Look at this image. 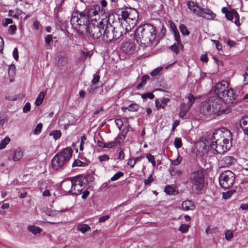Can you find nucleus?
Here are the masks:
<instances>
[{"label": "nucleus", "instance_id": "nucleus-1", "mask_svg": "<svg viewBox=\"0 0 248 248\" xmlns=\"http://www.w3.org/2000/svg\"><path fill=\"white\" fill-rule=\"evenodd\" d=\"M120 12V10L101 19L104 25L107 27L104 35L107 40H116L123 35V28L122 24L123 19H122Z\"/></svg>", "mask_w": 248, "mask_h": 248}, {"label": "nucleus", "instance_id": "nucleus-2", "mask_svg": "<svg viewBox=\"0 0 248 248\" xmlns=\"http://www.w3.org/2000/svg\"><path fill=\"white\" fill-rule=\"evenodd\" d=\"M232 134L231 131L225 128L216 130L212 135H208L204 140L200 141L197 145V151L202 156L210 153V149L214 148V144L219 140L227 138H231Z\"/></svg>", "mask_w": 248, "mask_h": 248}, {"label": "nucleus", "instance_id": "nucleus-3", "mask_svg": "<svg viewBox=\"0 0 248 248\" xmlns=\"http://www.w3.org/2000/svg\"><path fill=\"white\" fill-rule=\"evenodd\" d=\"M156 37L155 29L153 25L145 24L138 27L136 31L135 38L138 44L147 47L151 46Z\"/></svg>", "mask_w": 248, "mask_h": 248}, {"label": "nucleus", "instance_id": "nucleus-4", "mask_svg": "<svg viewBox=\"0 0 248 248\" xmlns=\"http://www.w3.org/2000/svg\"><path fill=\"white\" fill-rule=\"evenodd\" d=\"M91 21L84 11L74 12L71 19V23L80 33H83L87 30Z\"/></svg>", "mask_w": 248, "mask_h": 248}, {"label": "nucleus", "instance_id": "nucleus-5", "mask_svg": "<svg viewBox=\"0 0 248 248\" xmlns=\"http://www.w3.org/2000/svg\"><path fill=\"white\" fill-rule=\"evenodd\" d=\"M73 150L70 147L62 150L60 153L56 154L52 159V166L55 170L62 169L65 164L71 158Z\"/></svg>", "mask_w": 248, "mask_h": 248}, {"label": "nucleus", "instance_id": "nucleus-6", "mask_svg": "<svg viewBox=\"0 0 248 248\" xmlns=\"http://www.w3.org/2000/svg\"><path fill=\"white\" fill-rule=\"evenodd\" d=\"M106 28L107 27L104 25L102 19L99 21L95 20V21L90 23L86 32H88L90 36L93 39H97L102 37L104 41L107 42L111 41L112 40H106L104 36Z\"/></svg>", "mask_w": 248, "mask_h": 248}, {"label": "nucleus", "instance_id": "nucleus-7", "mask_svg": "<svg viewBox=\"0 0 248 248\" xmlns=\"http://www.w3.org/2000/svg\"><path fill=\"white\" fill-rule=\"evenodd\" d=\"M187 7L195 15L198 16L202 17L204 19L212 20L216 16V14L211 10L202 8L193 1L188 2Z\"/></svg>", "mask_w": 248, "mask_h": 248}, {"label": "nucleus", "instance_id": "nucleus-8", "mask_svg": "<svg viewBox=\"0 0 248 248\" xmlns=\"http://www.w3.org/2000/svg\"><path fill=\"white\" fill-rule=\"evenodd\" d=\"M210 103V109L213 111V115H221L228 114L231 111L230 108H222V100L217 96H211L208 98Z\"/></svg>", "mask_w": 248, "mask_h": 248}, {"label": "nucleus", "instance_id": "nucleus-9", "mask_svg": "<svg viewBox=\"0 0 248 248\" xmlns=\"http://www.w3.org/2000/svg\"><path fill=\"white\" fill-rule=\"evenodd\" d=\"M204 173L202 170H198L191 173L190 180L192 183V189L196 192H199L203 187Z\"/></svg>", "mask_w": 248, "mask_h": 248}, {"label": "nucleus", "instance_id": "nucleus-10", "mask_svg": "<svg viewBox=\"0 0 248 248\" xmlns=\"http://www.w3.org/2000/svg\"><path fill=\"white\" fill-rule=\"evenodd\" d=\"M231 138H227L224 140H219L218 142L214 144V148L210 149V153L208 154L210 155L216 154H222L227 152L231 147L232 143Z\"/></svg>", "mask_w": 248, "mask_h": 248}, {"label": "nucleus", "instance_id": "nucleus-11", "mask_svg": "<svg viewBox=\"0 0 248 248\" xmlns=\"http://www.w3.org/2000/svg\"><path fill=\"white\" fill-rule=\"evenodd\" d=\"M120 13L121 14L122 19L126 22L132 21V24H135L138 20L139 14L137 11L130 7H125L124 9L120 10Z\"/></svg>", "mask_w": 248, "mask_h": 248}, {"label": "nucleus", "instance_id": "nucleus-12", "mask_svg": "<svg viewBox=\"0 0 248 248\" xmlns=\"http://www.w3.org/2000/svg\"><path fill=\"white\" fill-rule=\"evenodd\" d=\"M234 181V174L230 170H227L222 172L219 177V184L224 189L229 188L232 186Z\"/></svg>", "mask_w": 248, "mask_h": 248}, {"label": "nucleus", "instance_id": "nucleus-13", "mask_svg": "<svg viewBox=\"0 0 248 248\" xmlns=\"http://www.w3.org/2000/svg\"><path fill=\"white\" fill-rule=\"evenodd\" d=\"M100 10V6L98 5H94L91 7L86 8L83 11L84 14L88 16L89 19L91 22L95 21L96 20V16H98Z\"/></svg>", "mask_w": 248, "mask_h": 248}, {"label": "nucleus", "instance_id": "nucleus-14", "mask_svg": "<svg viewBox=\"0 0 248 248\" xmlns=\"http://www.w3.org/2000/svg\"><path fill=\"white\" fill-rule=\"evenodd\" d=\"M229 87V83L225 80L216 84L214 87V92L217 95V97L221 99V97L225 95L224 93L228 90Z\"/></svg>", "mask_w": 248, "mask_h": 248}, {"label": "nucleus", "instance_id": "nucleus-15", "mask_svg": "<svg viewBox=\"0 0 248 248\" xmlns=\"http://www.w3.org/2000/svg\"><path fill=\"white\" fill-rule=\"evenodd\" d=\"M84 188L83 181L80 176L73 177L72 194L79 195Z\"/></svg>", "mask_w": 248, "mask_h": 248}, {"label": "nucleus", "instance_id": "nucleus-16", "mask_svg": "<svg viewBox=\"0 0 248 248\" xmlns=\"http://www.w3.org/2000/svg\"><path fill=\"white\" fill-rule=\"evenodd\" d=\"M224 94L225 95L223 96L221 98L228 104L236 103L239 100L232 88L228 89Z\"/></svg>", "mask_w": 248, "mask_h": 248}, {"label": "nucleus", "instance_id": "nucleus-17", "mask_svg": "<svg viewBox=\"0 0 248 248\" xmlns=\"http://www.w3.org/2000/svg\"><path fill=\"white\" fill-rule=\"evenodd\" d=\"M210 103H209L208 98L205 101L201 103L200 106V113L206 116H211L213 115V111L210 109Z\"/></svg>", "mask_w": 248, "mask_h": 248}, {"label": "nucleus", "instance_id": "nucleus-18", "mask_svg": "<svg viewBox=\"0 0 248 248\" xmlns=\"http://www.w3.org/2000/svg\"><path fill=\"white\" fill-rule=\"evenodd\" d=\"M73 177L65 179L62 182V189L66 192L72 194Z\"/></svg>", "mask_w": 248, "mask_h": 248}, {"label": "nucleus", "instance_id": "nucleus-19", "mask_svg": "<svg viewBox=\"0 0 248 248\" xmlns=\"http://www.w3.org/2000/svg\"><path fill=\"white\" fill-rule=\"evenodd\" d=\"M135 45L131 42H124L121 47L122 51L128 55L132 54L135 51Z\"/></svg>", "mask_w": 248, "mask_h": 248}, {"label": "nucleus", "instance_id": "nucleus-20", "mask_svg": "<svg viewBox=\"0 0 248 248\" xmlns=\"http://www.w3.org/2000/svg\"><path fill=\"white\" fill-rule=\"evenodd\" d=\"M235 160L232 156H225L219 160V164L221 167H226L232 164Z\"/></svg>", "mask_w": 248, "mask_h": 248}, {"label": "nucleus", "instance_id": "nucleus-21", "mask_svg": "<svg viewBox=\"0 0 248 248\" xmlns=\"http://www.w3.org/2000/svg\"><path fill=\"white\" fill-rule=\"evenodd\" d=\"M61 211H58V210H53L49 208H46L45 212L46 214V215L50 217H55V221H48V223L49 224H56V223H59L61 222V221L60 220H57V217L58 215L60 213L62 212Z\"/></svg>", "mask_w": 248, "mask_h": 248}, {"label": "nucleus", "instance_id": "nucleus-22", "mask_svg": "<svg viewBox=\"0 0 248 248\" xmlns=\"http://www.w3.org/2000/svg\"><path fill=\"white\" fill-rule=\"evenodd\" d=\"M196 208L195 203L191 200H187L183 202L182 208L184 211L194 210Z\"/></svg>", "mask_w": 248, "mask_h": 248}, {"label": "nucleus", "instance_id": "nucleus-23", "mask_svg": "<svg viewBox=\"0 0 248 248\" xmlns=\"http://www.w3.org/2000/svg\"><path fill=\"white\" fill-rule=\"evenodd\" d=\"M12 152V159L14 161L19 160L23 156V152L19 147L14 149Z\"/></svg>", "mask_w": 248, "mask_h": 248}, {"label": "nucleus", "instance_id": "nucleus-24", "mask_svg": "<svg viewBox=\"0 0 248 248\" xmlns=\"http://www.w3.org/2000/svg\"><path fill=\"white\" fill-rule=\"evenodd\" d=\"M222 12L225 15V16L229 20H232L234 15L235 10L232 9L229 11L227 7H224L221 9Z\"/></svg>", "mask_w": 248, "mask_h": 248}, {"label": "nucleus", "instance_id": "nucleus-25", "mask_svg": "<svg viewBox=\"0 0 248 248\" xmlns=\"http://www.w3.org/2000/svg\"><path fill=\"white\" fill-rule=\"evenodd\" d=\"M240 124L244 133L248 135V117L242 118L240 121Z\"/></svg>", "mask_w": 248, "mask_h": 248}, {"label": "nucleus", "instance_id": "nucleus-26", "mask_svg": "<svg viewBox=\"0 0 248 248\" xmlns=\"http://www.w3.org/2000/svg\"><path fill=\"white\" fill-rule=\"evenodd\" d=\"M189 108L190 107L186 104L184 103L181 104L180 107V111L179 113V117L180 118H184L186 116Z\"/></svg>", "mask_w": 248, "mask_h": 248}, {"label": "nucleus", "instance_id": "nucleus-27", "mask_svg": "<svg viewBox=\"0 0 248 248\" xmlns=\"http://www.w3.org/2000/svg\"><path fill=\"white\" fill-rule=\"evenodd\" d=\"M28 230L34 235L39 234L42 231V229L34 225H30L28 227Z\"/></svg>", "mask_w": 248, "mask_h": 248}, {"label": "nucleus", "instance_id": "nucleus-28", "mask_svg": "<svg viewBox=\"0 0 248 248\" xmlns=\"http://www.w3.org/2000/svg\"><path fill=\"white\" fill-rule=\"evenodd\" d=\"M77 230L82 233H85L86 232L90 231L91 228L87 224H82L78 226Z\"/></svg>", "mask_w": 248, "mask_h": 248}, {"label": "nucleus", "instance_id": "nucleus-29", "mask_svg": "<svg viewBox=\"0 0 248 248\" xmlns=\"http://www.w3.org/2000/svg\"><path fill=\"white\" fill-rule=\"evenodd\" d=\"M150 78V77L148 75H144L142 76L141 78V81L140 83H139L137 86V89L138 90H140V88H141L146 83V82L147 80H148Z\"/></svg>", "mask_w": 248, "mask_h": 248}, {"label": "nucleus", "instance_id": "nucleus-30", "mask_svg": "<svg viewBox=\"0 0 248 248\" xmlns=\"http://www.w3.org/2000/svg\"><path fill=\"white\" fill-rule=\"evenodd\" d=\"M45 94L44 92H41L40 93L35 101V104L36 106H39L42 103L45 97Z\"/></svg>", "mask_w": 248, "mask_h": 248}, {"label": "nucleus", "instance_id": "nucleus-31", "mask_svg": "<svg viewBox=\"0 0 248 248\" xmlns=\"http://www.w3.org/2000/svg\"><path fill=\"white\" fill-rule=\"evenodd\" d=\"M171 28H172V30L173 31V33H174V36L176 42L177 43V44L178 45H179V44L181 45V43L180 36V34H179V33L178 30H177V29L175 26H174L173 28L172 27H171Z\"/></svg>", "mask_w": 248, "mask_h": 248}, {"label": "nucleus", "instance_id": "nucleus-32", "mask_svg": "<svg viewBox=\"0 0 248 248\" xmlns=\"http://www.w3.org/2000/svg\"><path fill=\"white\" fill-rule=\"evenodd\" d=\"M10 139L8 137H6L0 143V149H4L6 145L10 142Z\"/></svg>", "mask_w": 248, "mask_h": 248}, {"label": "nucleus", "instance_id": "nucleus-33", "mask_svg": "<svg viewBox=\"0 0 248 248\" xmlns=\"http://www.w3.org/2000/svg\"><path fill=\"white\" fill-rule=\"evenodd\" d=\"M149 162H151L153 167H155L156 162L155 161V156L150 154H147L146 155Z\"/></svg>", "mask_w": 248, "mask_h": 248}, {"label": "nucleus", "instance_id": "nucleus-34", "mask_svg": "<svg viewBox=\"0 0 248 248\" xmlns=\"http://www.w3.org/2000/svg\"><path fill=\"white\" fill-rule=\"evenodd\" d=\"M50 136H52L55 140H57L60 138L62 135V133L59 130L53 131L50 132Z\"/></svg>", "mask_w": 248, "mask_h": 248}, {"label": "nucleus", "instance_id": "nucleus-35", "mask_svg": "<svg viewBox=\"0 0 248 248\" xmlns=\"http://www.w3.org/2000/svg\"><path fill=\"white\" fill-rule=\"evenodd\" d=\"M179 29H180L181 32L183 35H187L190 33L189 31H188L185 25H184V24H181L180 26Z\"/></svg>", "mask_w": 248, "mask_h": 248}, {"label": "nucleus", "instance_id": "nucleus-36", "mask_svg": "<svg viewBox=\"0 0 248 248\" xmlns=\"http://www.w3.org/2000/svg\"><path fill=\"white\" fill-rule=\"evenodd\" d=\"M16 67L14 64H11L9 66L8 74L10 77H14L16 74Z\"/></svg>", "mask_w": 248, "mask_h": 248}, {"label": "nucleus", "instance_id": "nucleus-37", "mask_svg": "<svg viewBox=\"0 0 248 248\" xmlns=\"http://www.w3.org/2000/svg\"><path fill=\"white\" fill-rule=\"evenodd\" d=\"M139 108V107L137 104H132L127 107V109L130 111H137Z\"/></svg>", "mask_w": 248, "mask_h": 248}, {"label": "nucleus", "instance_id": "nucleus-38", "mask_svg": "<svg viewBox=\"0 0 248 248\" xmlns=\"http://www.w3.org/2000/svg\"><path fill=\"white\" fill-rule=\"evenodd\" d=\"M124 175V173L121 171H118L110 179L111 181H115L118 180L120 177Z\"/></svg>", "mask_w": 248, "mask_h": 248}, {"label": "nucleus", "instance_id": "nucleus-39", "mask_svg": "<svg viewBox=\"0 0 248 248\" xmlns=\"http://www.w3.org/2000/svg\"><path fill=\"white\" fill-rule=\"evenodd\" d=\"M175 147L177 148H180L182 146V140L181 138H176L174 141Z\"/></svg>", "mask_w": 248, "mask_h": 248}, {"label": "nucleus", "instance_id": "nucleus-40", "mask_svg": "<svg viewBox=\"0 0 248 248\" xmlns=\"http://www.w3.org/2000/svg\"><path fill=\"white\" fill-rule=\"evenodd\" d=\"M234 192L235 191L230 190L226 192H223L222 194L223 198L224 199H229Z\"/></svg>", "mask_w": 248, "mask_h": 248}, {"label": "nucleus", "instance_id": "nucleus-41", "mask_svg": "<svg viewBox=\"0 0 248 248\" xmlns=\"http://www.w3.org/2000/svg\"><path fill=\"white\" fill-rule=\"evenodd\" d=\"M189 226L186 224H182L180 226L179 230L183 233H185L188 231Z\"/></svg>", "mask_w": 248, "mask_h": 248}, {"label": "nucleus", "instance_id": "nucleus-42", "mask_svg": "<svg viewBox=\"0 0 248 248\" xmlns=\"http://www.w3.org/2000/svg\"><path fill=\"white\" fill-rule=\"evenodd\" d=\"M42 126H43V125L41 123L38 124L36 125L35 129L34 130V131H33L34 134L35 135L39 134L41 132V129L42 128Z\"/></svg>", "mask_w": 248, "mask_h": 248}, {"label": "nucleus", "instance_id": "nucleus-43", "mask_svg": "<svg viewBox=\"0 0 248 248\" xmlns=\"http://www.w3.org/2000/svg\"><path fill=\"white\" fill-rule=\"evenodd\" d=\"M85 164L84 163L82 162L81 161L78 159H76L74 161L72 164V167H80V166H83Z\"/></svg>", "mask_w": 248, "mask_h": 248}, {"label": "nucleus", "instance_id": "nucleus-44", "mask_svg": "<svg viewBox=\"0 0 248 248\" xmlns=\"http://www.w3.org/2000/svg\"><path fill=\"white\" fill-rule=\"evenodd\" d=\"M155 96L152 93H148L141 95V97L143 99L146 98H150L151 99H153L154 98Z\"/></svg>", "mask_w": 248, "mask_h": 248}, {"label": "nucleus", "instance_id": "nucleus-45", "mask_svg": "<svg viewBox=\"0 0 248 248\" xmlns=\"http://www.w3.org/2000/svg\"><path fill=\"white\" fill-rule=\"evenodd\" d=\"M182 160V157L179 155L176 159H174L171 161V164L174 166L178 165L181 163Z\"/></svg>", "mask_w": 248, "mask_h": 248}, {"label": "nucleus", "instance_id": "nucleus-46", "mask_svg": "<svg viewBox=\"0 0 248 248\" xmlns=\"http://www.w3.org/2000/svg\"><path fill=\"white\" fill-rule=\"evenodd\" d=\"M188 99L189 101L187 106L190 107L195 101V98L193 95L189 94L188 96Z\"/></svg>", "mask_w": 248, "mask_h": 248}, {"label": "nucleus", "instance_id": "nucleus-47", "mask_svg": "<svg viewBox=\"0 0 248 248\" xmlns=\"http://www.w3.org/2000/svg\"><path fill=\"white\" fill-rule=\"evenodd\" d=\"M174 191V188L170 186H167L165 188V192L169 195L172 194Z\"/></svg>", "mask_w": 248, "mask_h": 248}, {"label": "nucleus", "instance_id": "nucleus-48", "mask_svg": "<svg viewBox=\"0 0 248 248\" xmlns=\"http://www.w3.org/2000/svg\"><path fill=\"white\" fill-rule=\"evenodd\" d=\"M154 178L153 177L152 174H150L147 179H145L144 180V184L145 185H150V184L153 181Z\"/></svg>", "mask_w": 248, "mask_h": 248}, {"label": "nucleus", "instance_id": "nucleus-49", "mask_svg": "<svg viewBox=\"0 0 248 248\" xmlns=\"http://www.w3.org/2000/svg\"><path fill=\"white\" fill-rule=\"evenodd\" d=\"M45 43L48 46L52 41V36L51 34H47L45 37Z\"/></svg>", "mask_w": 248, "mask_h": 248}, {"label": "nucleus", "instance_id": "nucleus-50", "mask_svg": "<svg viewBox=\"0 0 248 248\" xmlns=\"http://www.w3.org/2000/svg\"><path fill=\"white\" fill-rule=\"evenodd\" d=\"M233 237L232 232L230 230H227L225 232V238L229 240Z\"/></svg>", "mask_w": 248, "mask_h": 248}, {"label": "nucleus", "instance_id": "nucleus-51", "mask_svg": "<svg viewBox=\"0 0 248 248\" xmlns=\"http://www.w3.org/2000/svg\"><path fill=\"white\" fill-rule=\"evenodd\" d=\"M159 101L161 103V105L165 107L167 103L170 101V99L168 98L162 97L159 99Z\"/></svg>", "mask_w": 248, "mask_h": 248}, {"label": "nucleus", "instance_id": "nucleus-52", "mask_svg": "<svg viewBox=\"0 0 248 248\" xmlns=\"http://www.w3.org/2000/svg\"><path fill=\"white\" fill-rule=\"evenodd\" d=\"M115 123L116 125L117 126L118 128L119 129V130H121L123 125V121L120 119H117L115 120Z\"/></svg>", "mask_w": 248, "mask_h": 248}, {"label": "nucleus", "instance_id": "nucleus-53", "mask_svg": "<svg viewBox=\"0 0 248 248\" xmlns=\"http://www.w3.org/2000/svg\"><path fill=\"white\" fill-rule=\"evenodd\" d=\"M233 17L235 18V21L234 23L237 25L239 26L240 24L239 23V15L238 13L237 12V11L234 12V15L233 16Z\"/></svg>", "mask_w": 248, "mask_h": 248}, {"label": "nucleus", "instance_id": "nucleus-54", "mask_svg": "<svg viewBox=\"0 0 248 248\" xmlns=\"http://www.w3.org/2000/svg\"><path fill=\"white\" fill-rule=\"evenodd\" d=\"M109 157L107 155H104L99 157V160L100 162L108 161Z\"/></svg>", "mask_w": 248, "mask_h": 248}, {"label": "nucleus", "instance_id": "nucleus-55", "mask_svg": "<svg viewBox=\"0 0 248 248\" xmlns=\"http://www.w3.org/2000/svg\"><path fill=\"white\" fill-rule=\"evenodd\" d=\"M162 67H158L155 69L151 73V75L153 77L157 75L162 70Z\"/></svg>", "mask_w": 248, "mask_h": 248}, {"label": "nucleus", "instance_id": "nucleus-56", "mask_svg": "<svg viewBox=\"0 0 248 248\" xmlns=\"http://www.w3.org/2000/svg\"><path fill=\"white\" fill-rule=\"evenodd\" d=\"M100 79V76L98 75L95 74L93 75V79L92 80V83L93 84H95Z\"/></svg>", "mask_w": 248, "mask_h": 248}, {"label": "nucleus", "instance_id": "nucleus-57", "mask_svg": "<svg viewBox=\"0 0 248 248\" xmlns=\"http://www.w3.org/2000/svg\"><path fill=\"white\" fill-rule=\"evenodd\" d=\"M31 109V104L29 103H27L23 108V111L24 113H27Z\"/></svg>", "mask_w": 248, "mask_h": 248}, {"label": "nucleus", "instance_id": "nucleus-58", "mask_svg": "<svg viewBox=\"0 0 248 248\" xmlns=\"http://www.w3.org/2000/svg\"><path fill=\"white\" fill-rule=\"evenodd\" d=\"M16 30V25H11L9 27V28L8 30L9 33L11 34H13L15 33Z\"/></svg>", "mask_w": 248, "mask_h": 248}, {"label": "nucleus", "instance_id": "nucleus-59", "mask_svg": "<svg viewBox=\"0 0 248 248\" xmlns=\"http://www.w3.org/2000/svg\"><path fill=\"white\" fill-rule=\"evenodd\" d=\"M171 50L174 52L176 54H178L179 52V48L177 45L173 44L170 46Z\"/></svg>", "mask_w": 248, "mask_h": 248}, {"label": "nucleus", "instance_id": "nucleus-60", "mask_svg": "<svg viewBox=\"0 0 248 248\" xmlns=\"http://www.w3.org/2000/svg\"><path fill=\"white\" fill-rule=\"evenodd\" d=\"M110 217L109 215H106L102 217H101L99 218V222H104L106 220L108 219Z\"/></svg>", "mask_w": 248, "mask_h": 248}, {"label": "nucleus", "instance_id": "nucleus-61", "mask_svg": "<svg viewBox=\"0 0 248 248\" xmlns=\"http://www.w3.org/2000/svg\"><path fill=\"white\" fill-rule=\"evenodd\" d=\"M13 56L14 59L17 61L18 59V49L17 48H15L13 52Z\"/></svg>", "mask_w": 248, "mask_h": 248}, {"label": "nucleus", "instance_id": "nucleus-62", "mask_svg": "<svg viewBox=\"0 0 248 248\" xmlns=\"http://www.w3.org/2000/svg\"><path fill=\"white\" fill-rule=\"evenodd\" d=\"M133 157L129 159L128 161L127 164L130 166L131 168H133L136 164Z\"/></svg>", "mask_w": 248, "mask_h": 248}, {"label": "nucleus", "instance_id": "nucleus-63", "mask_svg": "<svg viewBox=\"0 0 248 248\" xmlns=\"http://www.w3.org/2000/svg\"><path fill=\"white\" fill-rule=\"evenodd\" d=\"M13 22V20L11 18H5L3 21V25L4 26H7L8 24H11Z\"/></svg>", "mask_w": 248, "mask_h": 248}, {"label": "nucleus", "instance_id": "nucleus-64", "mask_svg": "<svg viewBox=\"0 0 248 248\" xmlns=\"http://www.w3.org/2000/svg\"><path fill=\"white\" fill-rule=\"evenodd\" d=\"M122 138L120 136H118L114 140V142L115 143V144L116 146L119 144L123 140Z\"/></svg>", "mask_w": 248, "mask_h": 248}]
</instances>
